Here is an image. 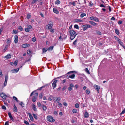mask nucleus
Segmentation results:
<instances>
[{
	"mask_svg": "<svg viewBox=\"0 0 125 125\" xmlns=\"http://www.w3.org/2000/svg\"><path fill=\"white\" fill-rule=\"evenodd\" d=\"M29 115L31 120L32 121H33V118L31 114L30 113H29Z\"/></svg>",
	"mask_w": 125,
	"mask_h": 125,
	"instance_id": "nucleus-21",
	"label": "nucleus"
},
{
	"mask_svg": "<svg viewBox=\"0 0 125 125\" xmlns=\"http://www.w3.org/2000/svg\"><path fill=\"white\" fill-rule=\"evenodd\" d=\"M0 96L1 97L4 99H6L7 96L4 93H1L0 94Z\"/></svg>",
	"mask_w": 125,
	"mask_h": 125,
	"instance_id": "nucleus-6",
	"label": "nucleus"
},
{
	"mask_svg": "<svg viewBox=\"0 0 125 125\" xmlns=\"http://www.w3.org/2000/svg\"><path fill=\"white\" fill-rule=\"evenodd\" d=\"M37 1V0H32L31 2V5H33Z\"/></svg>",
	"mask_w": 125,
	"mask_h": 125,
	"instance_id": "nucleus-28",
	"label": "nucleus"
},
{
	"mask_svg": "<svg viewBox=\"0 0 125 125\" xmlns=\"http://www.w3.org/2000/svg\"><path fill=\"white\" fill-rule=\"evenodd\" d=\"M60 3V1L58 0H57V1L55 2V4H59Z\"/></svg>",
	"mask_w": 125,
	"mask_h": 125,
	"instance_id": "nucleus-36",
	"label": "nucleus"
},
{
	"mask_svg": "<svg viewBox=\"0 0 125 125\" xmlns=\"http://www.w3.org/2000/svg\"><path fill=\"white\" fill-rule=\"evenodd\" d=\"M32 115L35 119H37V117L36 115L35 114H33Z\"/></svg>",
	"mask_w": 125,
	"mask_h": 125,
	"instance_id": "nucleus-40",
	"label": "nucleus"
},
{
	"mask_svg": "<svg viewBox=\"0 0 125 125\" xmlns=\"http://www.w3.org/2000/svg\"><path fill=\"white\" fill-rule=\"evenodd\" d=\"M123 22V21H119L118 22V24H121Z\"/></svg>",
	"mask_w": 125,
	"mask_h": 125,
	"instance_id": "nucleus-63",
	"label": "nucleus"
},
{
	"mask_svg": "<svg viewBox=\"0 0 125 125\" xmlns=\"http://www.w3.org/2000/svg\"><path fill=\"white\" fill-rule=\"evenodd\" d=\"M115 32L117 35H119V32L118 30L116 29H115Z\"/></svg>",
	"mask_w": 125,
	"mask_h": 125,
	"instance_id": "nucleus-27",
	"label": "nucleus"
},
{
	"mask_svg": "<svg viewBox=\"0 0 125 125\" xmlns=\"http://www.w3.org/2000/svg\"><path fill=\"white\" fill-rule=\"evenodd\" d=\"M27 53L28 54L30 55L31 54V52L30 50H28L27 51Z\"/></svg>",
	"mask_w": 125,
	"mask_h": 125,
	"instance_id": "nucleus-51",
	"label": "nucleus"
},
{
	"mask_svg": "<svg viewBox=\"0 0 125 125\" xmlns=\"http://www.w3.org/2000/svg\"><path fill=\"white\" fill-rule=\"evenodd\" d=\"M13 98L14 100H15L17 102H18V100L17 97L14 96H13Z\"/></svg>",
	"mask_w": 125,
	"mask_h": 125,
	"instance_id": "nucleus-46",
	"label": "nucleus"
},
{
	"mask_svg": "<svg viewBox=\"0 0 125 125\" xmlns=\"http://www.w3.org/2000/svg\"><path fill=\"white\" fill-rule=\"evenodd\" d=\"M53 22L52 21H50L48 24L46 26V28L48 29H51L53 26Z\"/></svg>",
	"mask_w": 125,
	"mask_h": 125,
	"instance_id": "nucleus-1",
	"label": "nucleus"
},
{
	"mask_svg": "<svg viewBox=\"0 0 125 125\" xmlns=\"http://www.w3.org/2000/svg\"><path fill=\"white\" fill-rule=\"evenodd\" d=\"M53 11L54 13L56 14H58L59 13V11L56 9L55 8H53Z\"/></svg>",
	"mask_w": 125,
	"mask_h": 125,
	"instance_id": "nucleus-14",
	"label": "nucleus"
},
{
	"mask_svg": "<svg viewBox=\"0 0 125 125\" xmlns=\"http://www.w3.org/2000/svg\"><path fill=\"white\" fill-rule=\"evenodd\" d=\"M75 76V75L74 74H73L69 76L68 77V79L69 78L71 79H73L74 78Z\"/></svg>",
	"mask_w": 125,
	"mask_h": 125,
	"instance_id": "nucleus-23",
	"label": "nucleus"
},
{
	"mask_svg": "<svg viewBox=\"0 0 125 125\" xmlns=\"http://www.w3.org/2000/svg\"><path fill=\"white\" fill-rule=\"evenodd\" d=\"M66 86H64L63 87L62 89V90L63 91H64L66 89Z\"/></svg>",
	"mask_w": 125,
	"mask_h": 125,
	"instance_id": "nucleus-59",
	"label": "nucleus"
},
{
	"mask_svg": "<svg viewBox=\"0 0 125 125\" xmlns=\"http://www.w3.org/2000/svg\"><path fill=\"white\" fill-rule=\"evenodd\" d=\"M19 104L20 105H21L23 107L24 106V104L22 102H21V103H20Z\"/></svg>",
	"mask_w": 125,
	"mask_h": 125,
	"instance_id": "nucleus-43",
	"label": "nucleus"
},
{
	"mask_svg": "<svg viewBox=\"0 0 125 125\" xmlns=\"http://www.w3.org/2000/svg\"><path fill=\"white\" fill-rule=\"evenodd\" d=\"M100 6L101 7L104 8L105 7V6H104L103 4H101L100 5Z\"/></svg>",
	"mask_w": 125,
	"mask_h": 125,
	"instance_id": "nucleus-60",
	"label": "nucleus"
},
{
	"mask_svg": "<svg viewBox=\"0 0 125 125\" xmlns=\"http://www.w3.org/2000/svg\"><path fill=\"white\" fill-rule=\"evenodd\" d=\"M75 106L76 108H78L79 106V105L78 104L76 103L75 104Z\"/></svg>",
	"mask_w": 125,
	"mask_h": 125,
	"instance_id": "nucleus-49",
	"label": "nucleus"
},
{
	"mask_svg": "<svg viewBox=\"0 0 125 125\" xmlns=\"http://www.w3.org/2000/svg\"><path fill=\"white\" fill-rule=\"evenodd\" d=\"M31 106L33 109L34 110V111L36 112L37 111L35 105L34 104H32Z\"/></svg>",
	"mask_w": 125,
	"mask_h": 125,
	"instance_id": "nucleus-15",
	"label": "nucleus"
},
{
	"mask_svg": "<svg viewBox=\"0 0 125 125\" xmlns=\"http://www.w3.org/2000/svg\"><path fill=\"white\" fill-rule=\"evenodd\" d=\"M75 72L74 71H70V72H68V73H67V74H69L70 73H74Z\"/></svg>",
	"mask_w": 125,
	"mask_h": 125,
	"instance_id": "nucleus-58",
	"label": "nucleus"
},
{
	"mask_svg": "<svg viewBox=\"0 0 125 125\" xmlns=\"http://www.w3.org/2000/svg\"><path fill=\"white\" fill-rule=\"evenodd\" d=\"M37 105L38 107H40L41 106V104L40 102H38L37 103Z\"/></svg>",
	"mask_w": 125,
	"mask_h": 125,
	"instance_id": "nucleus-57",
	"label": "nucleus"
},
{
	"mask_svg": "<svg viewBox=\"0 0 125 125\" xmlns=\"http://www.w3.org/2000/svg\"><path fill=\"white\" fill-rule=\"evenodd\" d=\"M8 115L10 119L12 121H14V119L12 115H11V113L10 112H9L8 113Z\"/></svg>",
	"mask_w": 125,
	"mask_h": 125,
	"instance_id": "nucleus-11",
	"label": "nucleus"
},
{
	"mask_svg": "<svg viewBox=\"0 0 125 125\" xmlns=\"http://www.w3.org/2000/svg\"><path fill=\"white\" fill-rule=\"evenodd\" d=\"M114 37L115 40L118 42L120 45H122V44H123V42L121 41V40L118 37L114 36Z\"/></svg>",
	"mask_w": 125,
	"mask_h": 125,
	"instance_id": "nucleus-4",
	"label": "nucleus"
},
{
	"mask_svg": "<svg viewBox=\"0 0 125 125\" xmlns=\"http://www.w3.org/2000/svg\"><path fill=\"white\" fill-rule=\"evenodd\" d=\"M9 46V45H6L5 46V47L3 49V52H5L7 50Z\"/></svg>",
	"mask_w": 125,
	"mask_h": 125,
	"instance_id": "nucleus-24",
	"label": "nucleus"
},
{
	"mask_svg": "<svg viewBox=\"0 0 125 125\" xmlns=\"http://www.w3.org/2000/svg\"><path fill=\"white\" fill-rule=\"evenodd\" d=\"M94 16H91L90 17V19L91 20H93L94 18Z\"/></svg>",
	"mask_w": 125,
	"mask_h": 125,
	"instance_id": "nucleus-62",
	"label": "nucleus"
},
{
	"mask_svg": "<svg viewBox=\"0 0 125 125\" xmlns=\"http://www.w3.org/2000/svg\"><path fill=\"white\" fill-rule=\"evenodd\" d=\"M77 34H75V35H71L70 39L71 40H73Z\"/></svg>",
	"mask_w": 125,
	"mask_h": 125,
	"instance_id": "nucleus-29",
	"label": "nucleus"
},
{
	"mask_svg": "<svg viewBox=\"0 0 125 125\" xmlns=\"http://www.w3.org/2000/svg\"><path fill=\"white\" fill-rule=\"evenodd\" d=\"M74 87L73 85L71 83L69 85V86L68 88V90L69 91H70L72 90L73 87Z\"/></svg>",
	"mask_w": 125,
	"mask_h": 125,
	"instance_id": "nucleus-9",
	"label": "nucleus"
},
{
	"mask_svg": "<svg viewBox=\"0 0 125 125\" xmlns=\"http://www.w3.org/2000/svg\"><path fill=\"white\" fill-rule=\"evenodd\" d=\"M85 71L86 72L87 74H90V72L87 68H86L85 69Z\"/></svg>",
	"mask_w": 125,
	"mask_h": 125,
	"instance_id": "nucleus-38",
	"label": "nucleus"
},
{
	"mask_svg": "<svg viewBox=\"0 0 125 125\" xmlns=\"http://www.w3.org/2000/svg\"><path fill=\"white\" fill-rule=\"evenodd\" d=\"M13 111L15 112H17V107H16L15 105H14L13 108Z\"/></svg>",
	"mask_w": 125,
	"mask_h": 125,
	"instance_id": "nucleus-25",
	"label": "nucleus"
},
{
	"mask_svg": "<svg viewBox=\"0 0 125 125\" xmlns=\"http://www.w3.org/2000/svg\"><path fill=\"white\" fill-rule=\"evenodd\" d=\"M5 80L7 81L8 80V76L7 75H6L5 76Z\"/></svg>",
	"mask_w": 125,
	"mask_h": 125,
	"instance_id": "nucleus-54",
	"label": "nucleus"
},
{
	"mask_svg": "<svg viewBox=\"0 0 125 125\" xmlns=\"http://www.w3.org/2000/svg\"><path fill=\"white\" fill-rule=\"evenodd\" d=\"M57 102L58 104V105L60 107H61L62 106V105L61 103L59 102Z\"/></svg>",
	"mask_w": 125,
	"mask_h": 125,
	"instance_id": "nucleus-48",
	"label": "nucleus"
},
{
	"mask_svg": "<svg viewBox=\"0 0 125 125\" xmlns=\"http://www.w3.org/2000/svg\"><path fill=\"white\" fill-rule=\"evenodd\" d=\"M38 95V93H36L34 94V96H33L32 98V101L33 102H34L36 100V97Z\"/></svg>",
	"mask_w": 125,
	"mask_h": 125,
	"instance_id": "nucleus-5",
	"label": "nucleus"
},
{
	"mask_svg": "<svg viewBox=\"0 0 125 125\" xmlns=\"http://www.w3.org/2000/svg\"><path fill=\"white\" fill-rule=\"evenodd\" d=\"M27 28H28L29 29H31L32 27V26H31V25H27Z\"/></svg>",
	"mask_w": 125,
	"mask_h": 125,
	"instance_id": "nucleus-41",
	"label": "nucleus"
},
{
	"mask_svg": "<svg viewBox=\"0 0 125 125\" xmlns=\"http://www.w3.org/2000/svg\"><path fill=\"white\" fill-rule=\"evenodd\" d=\"M48 49H46L45 48H43L42 49L43 53H45L46 52Z\"/></svg>",
	"mask_w": 125,
	"mask_h": 125,
	"instance_id": "nucleus-42",
	"label": "nucleus"
},
{
	"mask_svg": "<svg viewBox=\"0 0 125 125\" xmlns=\"http://www.w3.org/2000/svg\"><path fill=\"white\" fill-rule=\"evenodd\" d=\"M69 33L70 35H75L76 32L73 30H71L69 31Z\"/></svg>",
	"mask_w": 125,
	"mask_h": 125,
	"instance_id": "nucleus-8",
	"label": "nucleus"
},
{
	"mask_svg": "<svg viewBox=\"0 0 125 125\" xmlns=\"http://www.w3.org/2000/svg\"><path fill=\"white\" fill-rule=\"evenodd\" d=\"M11 57V55L10 54H8L7 55L4 57V58L6 59L10 58Z\"/></svg>",
	"mask_w": 125,
	"mask_h": 125,
	"instance_id": "nucleus-13",
	"label": "nucleus"
},
{
	"mask_svg": "<svg viewBox=\"0 0 125 125\" xmlns=\"http://www.w3.org/2000/svg\"><path fill=\"white\" fill-rule=\"evenodd\" d=\"M24 123L26 125H29V123L26 120L24 121Z\"/></svg>",
	"mask_w": 125,
	"mask_h": 125,
	"instance_id": "nucleus-50",
	"label": "nucleus"
},
{
	"mask_svg": "<svg viewBox=\"0 0 125 125\" xmlns=\"http://www.w3.org/2000/svg\"><path fill=\"white\" fill-rule=\"evenodd\" d=\"M61 100V98L59 97H58L56 99H54V100H55L57 102H59Z\"/></svg>",
	"mask_w": 125,
	"mask_h": 125,
	"instance_id": "nucleus-31",
	"label": "nucleus"
},
{
	"mask_svg": "<svg viewBox=\"0 0 125 125\" xmlns=\"http://www.w3.org/2000/svg\"><path fill=\"white\" fill-rule=\"evenodd\" d=\"M29 46V44L27 43L23 44L22 45V47L24 48H25L27 47H28Z\"/></svg>",
	"mask_w": 125,
	"mask_h": 125,
	"instance_id": "nucleus-12",
	"label": "nucleus"
},
{
	"mask_svg": "<svg viewBox=\"0 0 125 125\" xmlns=\"http://www.w3.org/2000/svg\"><path fill=\"white\" fill-rule=\"evenodd\" d=\"M42 107L43 110L44 111H45L47 109V107L44 105V104L42 105Z\"/></svg>",
	"mask_w": 125,
	"mask_h": 125,
	"instance_id": "nucleus-26",
	"label": "nucleus"
},
{
	"mask_svg": "<svg viewBox=\"0 0 125 125\" xmlns=\"http://www.w3.org/2000/svg\"><path fill=\"white\" fill-rule=\"evenodd\" d=\"M94 87L95 89L97 90L98 92L100 88L99 86L97 85H94Z\"/></svg>",
	"mask_w": 125,
	"mask_h": 125,
	"instance_id": "nucleus-17",
	"label": "nucleus"
},
{
	"mask_svg": "<svg viewBox=\"0 0 125 125\" xmlns=\"http://www.w3.org/2000/svg\"><path fill=\"white\" fill-rule=\"evenodd\" d=\"M19 69L17 68L16 69H14L11 71V72L12 73L17 72L19 70Z\"/></svg>",
	"mask_w": 125,
	"mask_h": 125,
	"instance_id": "nucleus-18",
	"label": "nucleus"
},
{
	"mask_svg": "<svg viewBox=\"0 0 125 125\" xmlns=\"http://www.w3.org/2000/svg\"><path fill=\"white\" fill-rule=\"evenodd\" d=\"M31 16V15L30 14H28L27 15V19H29L30 18Z\"/></svg>",
	"mask_w": 125,
	"mask_h": 125,
	"instance_id": "nucleus-39",
	"label": "nucleus"
},
{
	"mask_svg": "<svg viewBox=\"0 0 125 125\" xmlns=\"http://www.w3.org/2000/svg\"><path fill=\"white\" fill-rule=\"evenodd\" d=\"M89 22L93 26H96L97 25V24L92 21H89Z\"/></svg>",
	"mask_w": 125,
	"mask_h": 125,
	"instance_id": "nucleus-22",
	"label": "nucleus"
},
{
	"mask_svg": "<svg viewBox=\"0 0 125 125\" xmlns=\"http://www.w3.org/2000/svg\"><path fill=\"white\" fill-rule=\"evenodd\" d=\"M82 27L83 28V31H85L88 28H91L92 27V26L89 24L82 25Z\"/></svg>",
	"mask_w": 125,
	"mask_h": 125,
	"instance_id": "nucleus-2",
	"label": "nucleus"
},
{
	"mask_svg": "<svg viewBox=\"0 0 125 125\" xmlns=\"http://www.w3.org/2000/svg\"><path fill=\"white\" fill-rule=\"evenodd\" d=\"M53 46H51L49 47V48L48 49L49 50H52L53 49Z\"/></svg>",
	"mask_w": 125,
	"mask_h": 125,
	"instance_id": "nucleus-61",
	"label": "nucleus"
},
{
	"mask_svg": "<svg viewBox=\"0 0 125 125\" xmlns=\"http://www.w3.org/2000/svg\"><path fill=\"white\" fill-rule=\"evenodd\" d=\"M57 82V80L54 81L53 82L52 84V86L53 89L55 88L56 86V83Z\"/></svg>",
	"mask_w": 125,
	"mask_h": 125,
	"instance_id": "nucleus-7",
	"label": "nucleus"
},
{
	"mask_svg": "<svg viewBox=\"0 0 125 125\" xmlns=\"http://www.w3.org/2000/svg\"><path fill=\"white\" fill-rule=\"evenodd\" d=\"M25 30L27 32H29L30 30L29 29L27 28H25Z\"/></svg>",
	"mask_w": 125,
	"mask_h": 125,
	"instance_id": "nucleus-37",
	"label": "nucleus"
},
{
	"mask_svg": "<svg viewBox=\"0 0 125 125\" xmlns=\"http://www.w3.org/2000/svg\"><path fill=\"white\" fill-rule=\"evenodd\" d=\"M125 113V108L122 111V112L120 114V115H121L122 114H124Z\"/></svg>",
	"mask_w": 125,
	"mask_h": 125,
	"instance_id": "nucleus-47",
	"label": "nucleus"
},
{
	"mask_svg": "<svg viewBox=\"0 0 125 125\" xmlns=\"http://www.w3.org/2000/svg\"><path fill=\"white\" fill-rule=\"evenodd\" d=\"M77 112V110L76 109H74L73 110V112L74 113H76Z\"/></svg>",
	"mask_w": 125,
	"mask_h": 125,
	"instance_id": "nucleus-44",
	"label": "nucleus"
},
{
	"mask_svg": "<svg viewBox=\"0 0 125 125\" xmlns=\"http://www.w3.org/2000/svg\"><path fill=\"white\" fill-rule=\"evenodd\" d=\"M84 116L85 118H87L88 117L89 114L86 111L85 112Z\"/></svg>",
	"mask_w": 125,
	"mask_h": 125,
	"instance_id": "nucleus-19",
	"label": "nucleus"
},
{
	"mask_svg": "<svg viewBox=\"0 0 125 125\" xmlns=\"http://www.w3.org/2000/svg\"><path fill=\"white\" fill-rule=\"evenodd\" d=\"M43 93H41L40 94L39 96V99H42L43 95Z\"/></svg>",
	"mask_w": 125,
	"mask_h": 125,
	"instance_id": "nucleus-30",
	"label": "nucleus"
},
{
	"mask_svg": "<svg viewBox=\"0 0 125 125\" xmlns=\"http://www.w3.org/2000/svg\"><path fill=\"white\" fill-rule=\"evenodd\" d=\"M14 42L15 43H17L18 41V36L17 35H15L14 37Z\"/></svg>",
	"mask_w": 125,
	"mask_h": 125,
	"instance_id": "nucleus-10",
	"label": "nucleus"
},
{
	"mask_svg": "<svg viewBox=\"0 0 125 125\" xmlns=\"http://www.w3.org/2000/svg\"><path fill=\"white\" fill-rule=\"evenodd\" d=\"M86 16V14L85 13H82L80 15V17L81 18H83L84 16Z\"/></svg>",
	"mask_w": 125,
	"mask_h": 125,
	"instance_id": "nucleus-34",
	"label": "nucleus"
},
{
	"mask_svg": "<svg viewBox=\"0 0 125 125\" xmlns=\"http://www.w3.org/2000/svg\"><path fill=\"white\" fill-rule=\"evenodd\" d=\"M47 120L48 121L51 122H54L55 121V120L53 119V117L50 115L47 116Z\"/></svg>",
	"mask_w": 125,
	"mask_h": 125,
	"instance_id": "nucleus-3",
	"label": "nucleus"
},
{
	"mask_svg": "<svg viewBox=\"0 0 125 125\" xmlns=\"http://www.w3.org/2000/svg\"><path fill=\"white\" fill-rule=\"evenodd\" d=\"M4 28L3 26L0 29V33H1L2 31H3Z\"/></svg>",
	"mask_w": 125,
	"mask_h": 125,
	"instance_id": "nucleus-55",
	"label": "nucleus"
},
{
	"mask_svg": "<svg viewBox=\"0 0 125 125\" xmlns=\"http://www.w3.org/2000/svg\"><path fill=\"white\" fill-rule=\"evenodd\" d=\"M82 20H81L78 19H75L74 20V22H82Z\"/></svg>",
	"mask_w": 125,
	"mask_h": 125,
	"instance_id": "nucleus-20",
	"label": "nucleus"
},
{
	"mask_svg": "<svg viewBox=\"0 0 125 125\" xmlns=\"http://www.w3.org/2000/svg\"><path fill=\"white\" fill-rule=\"evenodd\" d=\"M93 20H94L95 21H99V19L98 18H97L96 17H94Z\"/></svg>",
	"mask_w": 125,
	"mask_h": 125,
	"instance_id": "nucleus-33",
	"label": "nucleus"
},
{
	"mask_svg": "<svg viewBox=\"0 0 125 125\" xmlns=\"http://www.w3.org/2000/svg\"><path fill=\"white\" fill-rule=\"evenodd\" d=\"M18 28L19 30L21 31H22L23 30L22 27L21 26H18Z\"/></svg>",
	"mask_w": 125,
	"mask_h": 125,
	"instance_id": "nucleus-32",
	"label": "nucleus"
},
{
	"mask_svg": "<svg viewBox=\"0 0 125 125\" xmlns=\"http://www.w3.org/2000/svg\"><path fill=\"white\" fill-rule=\"evenodd\" d=\"M10 38L8 39L7 41V45H9V46H10Z\"/></svg>",
	"mask_w": 125,
	"mask_h": 125,
	"instance_id": "nucleus-16",
	"label": "nucleus"
},
{
	"mask_svg": "<svg viewBox=\"0 0 125 125\" xmlns=\"http://www.w3.org/2000/svg\"><path fill=\"white\" fill-rule=\"evenodd\" d=\"M53 99V97L51 96L48 98V100L50 101H51Z\"/></svg>",
	"mask_w": 125,
	"mask_h": 125,
	"instance_id": "nucleus-35",
	"label": "nucleus"
},
{
	"mask_svg": "<svg viewBox=\"0 0 125 125\" xmlns=\"http://www.w3.org/2000/svg\"><path fill=\"white\" fill-rule=\"evenodd\" d=\"M74 28H76L77 29H79V27L78 25L77 24L75 25L74 26Z\"/></svg>",
	"mask_w": 125,
	"mask_h": 125,
	"instance_id": "nucleus-45",
	"label": "nucleus"
},
{
	"mask_svg": "<svg viewBox=\"0 0 125 125\" xmlns=\"http://www.w3.org/2000/svg\"><path fill=\"white\" fill-rule=\"evenodd\" d=\"M18 32V31L17 30H13L12 31L13 33H15V34L17 33Z\"/></svg>",
	"mask_w": 125,
	"mask_h": 125,
	"instance_id": "nucleus-53",
	"label": "nucleus"
},
{
	"mask_svg": "<svg viewBox=\"0 0 125 125\" xmlns=\"http://www.w3.org/2000/svg\"><path fill=\"white\" fill-rule=\"evenodd\" d=\"M77 40L76 39V40L73 42V44L74 45H75L76 44V42L77 41Z\"/></svg>",
	"mask_w": 125,
	"mask_h": 125,
	"instance_id": "nucleus-56",
	"label": "nucleus"
},
{
	"mask_svg": "<svg viewBox=\"0 0 125 125\" xmlns=\"http://www.w3.org/2000/svg\"><path fill=\"white\" fill-rule=\"evenodd\" d=\"M86 94H88L90 93V91L88 90H87L86 91Z\"/></svg>",
	"mask_w": 125,
	"mask_h": 125,
	"instance_id": "nucleus-52",
	"label": "nucleus"
},
{
	"mask_svg": "<svg viewBox=\"0 0 125 125\" xmlns=\"http://www.w3.org/2000/svg\"><path fill=\"white\" fill-rule=\"evenodd\" d=\"M36 40V38L35 37H34L32 39V41L33 42H35Z\"/></svg>",
	"mask_w": 125,
	"mask_h": 125,
	"instance_id": "nucleus-64",
	"label": "nucleus"
}]
</instances>
